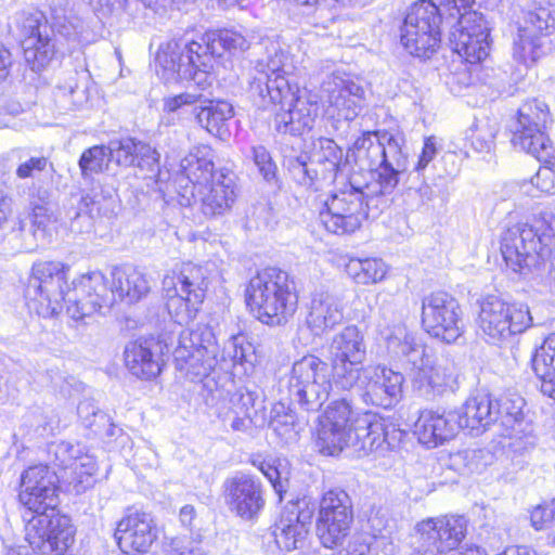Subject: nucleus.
Segmentation results:
<instances>
[{
	"mask_svg": "<svg viewBox=\"0 0 555 555\" xmlns=\"http://www.w3.org/2000/svg\"><path fill=\"white\" fill-rule=\"evenodd\" d=\"M69 267L59 261H41L33 266L26 287L28 307L42 318L57 315L66 304V313L81 321L94 313H105L118 300L133 304L145 297L151 283L133 267H115L111 278L93 271L67 286Z\"/></svg>",
	"mask_w": 555,
	"mask_h": 555,
	"instance_id": "1",
	"label": "nucleus"
},
{
	"mask_svg": "<svg viewBox=\"0 0 555 555\" xmlns=\"http://www.w3.org/2000/svg\"><path fill=\"white\" fill-rule=\"evenodd\" d=\"M60 476L47 465L26 469L21 477L18 501L25 508V539L42 555H62L73 544L75 528L56 511Z\"/></svg>",
	"mask_w": 555,
	"mask_h": 555,
	"instance_id": "2",
	"label": "nucleus"
},
{
	"mask_svg": "<svg viewBox=\"0 0 555 555\" xmlns=\"http://www.w3.org/2000/svg\"><path fill=\"white\" fill-rule=\"evenodd\" d=\"M500 250L508 268L514 272L546 273L555 246V214L544 208L533 215L530 222L507 228L501 235Z\"/></svg>",
	"mask_w": 555,
	"mask_h": 555,
	"instance_id": "3",
	"label": "nucleus"
},
{
	"mask_svg": "<svg viewBox=\"0 0 555 555\" xmlns=\"http://www.w3.org/2000/svg\"><path fill=\"white\" fill-rule=\"evenodd\" d=\"M548 119L550 111L543 101L525 102L509 126L511 142L546 164L531 178V183L541 192L555 194V149L544 132Z\"/></svg>",
	"mask_w": 555,
	"mask_h": 555,
	"instance_id": "4",
	"label": "nucleus"
},
{
	"mask_svg": "<svg viewBox=\"0 0 555 555\" xmlns=\"http://www.w3.org/2000/svg\"><path fill=\"white\" fill-rule=\"evenodd\" d=\"M221 52L212 47L209 36L204 34L193 40H170L162 46L156 62L178 80L193 81L199 90L206 91L212 83L216 56Z\"/></svg>",
	"mask_w": 555,
	"mask_h": 555,
	"instance_id": "5",
	"label": "nucleus"
},
{
	"mask_svg": "<svg viewBox=\"0 0 555 555\" xmlns=\"http://www.w3.org/2000/svg\"><path fill=\"white\" fill-rule=\"evenodd\" d=\"M246 301L262 323L280 325L295 313L298 296L287 272L267 268L250 279Z\"/></svg>",
	"mask_w": 555,
	"mask_h": 555,
	"instance_id": "6",
	"label": "nucleus"
},
{
	"mask_svg": "<svg viewBox=\"0 0 555 555\" xmlns=\"http://www.w3.org/2000/svg\"><path fill=\"white\" fill-rule=\"evenodd\" d=\"M181 333L179 345L173 351L176 369L191 380H202L208 391L206 402L214 405L224 397V390L210 377L217 364V346L212 331L206 325H198Z\"/></svg>",
	"mask_w": 555,
	"mask_h": 555,
	"instance_id": "7",
	"label": "nucleus"
},
{
	"mask_svg": "<svg viewBox=\"0 0 555 555\" xmlns=\"http://www.w3.org/2000/svg\"><path fill=\"white\" fill-rule=\"evenodd\" d=\"M166 307L178 324L195 319L208 288V269L192 262L181 263L163 279Z\"/></svg>",
	"mask_w": 555,
	"mask_h": 555,
	"instance_id": "8",
	"label": "nucleus"
},
{
	"mask_svg": "<svg viewBox=\"0 0 555 555\" xmlns=\"http://www.w3.org/2000/svg\"><path fill=\"white\" fill-rule=\"evenodd\" d=\"M357 162L366 163L370 170L377 171L380 191L388 194L408 169V158L403 154L400 140L388 131L364 132L353 143Z\"/></svg>",
	"mask_w": 555,
	"mask_h": 555,
	"instance_id": "9",
	"label": "nucleus"
},
{
	"mask_svg": "<svg viewBox=\"0 0 555 555\" xmlns=\"http://www.w3.org/2000/svg\"><path fill=\"white\" fill-rule=\"evenodd\" d=\"M467 532L464 516L427 518L416 524L411 555H487L476 545L457 548Z\"/></svg>",
	"mask_w": 555,
	"mask_h": 555,
	"instance_id": "10",
	"label": "nucleus"
},
{
	"mask_svg": "<svg viewBox=\"0 0 555 555\" xmlns=\"http://www.w3.org/2000/svg\"><path fill=\"white\" fill-rule=\"evenodd\" d=\"M278 91L273 95L257 103L262 108L279 105L274 114L275 130L283 134L301 135L313 128L319 112L317 95L300 91L296 85L283 79L276 80Z\"/></svg>",
	"mask_w": 555,
	"mask_h": 555,
	"instance_id": "11",
	"label": "nucleus"
},
{
	"mask_svg": "<svg viewBox=\"0 0 555 555\" xmlns=\"http://www.w3.org/2000/svg\"><path fill=\"white\" fill-rule=\"evenodd\" d=\"M286 387L293 403L306 412H318L333 387L328 364L312 354L302 357L293 364Z\"/></svg>",
	"mask_w": 555,
	"mask_h": 555,
	"instance_id": "12",
	"label": "nucleus"
},
{
	"mask_svg": "<svg viewBox=\"0 0 555 555\" xmlns=\"http://www.w3.org/2000/svg\"><path fill=\"white\" fill-rule=\"evenodd\" d=\"M442 9L431 0L415 2L408 11L400 28L404 49L418 59H430L441 42Z\"/></svg>",
	"mask_w": 555,
	"mask_h": 555,
	"instance_id": "13",
	"label": "nucleus"
},
{
	"mask_svg": "<svg viewBox=\"0 0 555 555\" xmlns=\"http://www.w3.org/2000/svg\"><path fill=\"white\" fill-rule=\"evenodd\" d=\"M367 204L361 188L351 182L335 190L324 201V209L319 219L324 229L336 235L351 234L360 229L367 217Z\"/></svg>",
	"mask_w": 555,
	"mask_h": 555,
	"instance_id": "14",
	"label": "nucleus"
},
{
	"mask_svg": "<svg viewBox=\"0 0 555 555\" xmlns=\"http://www.w3.org/2000/svg\"><path fill=\"white\" fill-rule=\"evenodd\" d=\"M478 324L490 343L500 344L528 330L532 317L526 305H508L496 296H488L480 304Z\"/></svg>",
	"mask_w": 555,
	"mask_h": 555,
	"instance_id": "15",
	"label": "nucleus"
},
{
	"mask_svg": "<svg viewBox=\"0 0 555 555\" xmlns=\"http://www.w3.org/2000/svg\"><path fill=\"white\" fill-rule=\"evenodd\" d=\"M52 464L59 468L61 485L65 491L81 494L92 488L95 479L96 462L85 452L79 443L54 442L49 447Z\"/></svg>",
	"mask_w": 555,
	"mask_h": 555,
	"instance_id": "16",
	"label": "nucleus"
},
{
	"mask_svg": "<svg viewBox=\"0 0 555 555\" xmlns=\"http://www.w3.org/2000/svg\"><path fill=\"white\" fill-rule=\"evenodd\" d=\"M361 415L347 398L331 401L318 430L315 446L319 452L324 455H336L349 447L351 433L356 429Z\"/></svg>",
	"mask_w": 555,
	"mask_h": 555,
	"instance_id": "17",
	"label": "nucleus"
},
{
	"mask_svg": "<svg viewBox=\"0 0 555 555\" xmlns=\"http://www.w3.org/2000/svg\"><path fill=\"white\" fill-rule=\"evenodd\" d=\"M353 520L352 503L348 493L340 489L325 492L321 499L315 522L317 535L326 548L343 544Z\"/></svg>",
	"mask_w": 555,
	"mask_h": 555,
	"instance_id": "18",
	"label": "nucleus"
},
{
	"mask_svg": "<svg viewBox=\"0 0 555 555\" xmlns=\"http://www.w3.org/2000/svg\"><path fill=\"white\" fill-rule=\"evenodd\" d=\"M462 314L457 300L446 292H435L423 298V328L442 341L454 343L463 334Z\"/></svg>",
	"mask_w": 555,
	"mask_h": 555,
	"instance_id": "19",
	"label": "nucleus"
},
{
	"mask_svg": "<svg viewBox=\"0 0 555 555\" xmlns=\"http://www.w3.org/2000/svg\"><path fill=\"white\" fill-rule=\"evenodd\" d=\"M488 39L487 21L476 11L461 14L450 33V44L453 51L470 64L480 63L489 55Z\"/></svg>",
	"mask_w": 555,
	"mask_h": 555,
	"instance_id": "20",
	"label": "nucleus"
},
{
	"mask_svg": "<svg viewBox=\"0 0 555 555\" xmlns=\"http://www.w3.org/2000/svg\"><path fill=\"white\" fill-rule=\"evenodd\" d=\"M322 92L327 103V115L337 121H352L363 108L364 89L349 78L327 77L322 83Z\"/></svg>",
	"mask_w": 555,
	"mask_h": 555,
	"instance_id": "21",
	"label": "nucleus"
},
{
	"mask_svg": "<svg viewBox=\"0 0 555 555\" xmlns=\"http://www.w3.org/2000/svg\"><path fill=\"white\" fill-rule=\"evenodd\" d=\"M114 538L119 548L129 555L145 554L157 539L153 517L145 512L128 509L117 522Z\"/></svg>",
	"mask_w": 555,
	"mask_h": 555,
	"instance_id": "22",
	"label": "nucleus"
},
{
	"mask_svg": "<svg viewBox=\"0 0 555 555\" xmlns=\"http://www.w3.org/2000/svg\"><path fill=\"white\" fill-rule=\"evenodd\" d=\"M412 387L418 396L434 399L447 391L454 392L457 388V373L455 364L449 359L431 361L427 358L422 365L412 373Z\"/></svg>",
	"mask_w": 555,
	"mask_h": 555,
	"instance_id": "23",
	"label": "nucleus"
},
{
	"mask_svg": "<svg viewBox=\"0 0 555 555\" xmlns=\"http://www.w3.org/2000/svg\"><path fill=\"white\" fill-rule=\"evenodd\" d=\"M404 377L385 366H369L363 371L362 400L366 404L389 409L401 398Z\"/></svg>",
	"mask_w": 555,
	"mask_h": 555,
	"instance_id": "24",
	"label": "nucleus"
},
{
	"mask_svg": "<svg viewBox=\"0 0 555 555\" xmlns=\"http://www.w3.org/2000/svg\"><path fill=\"white\" fill-rule=\"evenodd\" d=\"M498 411V424L504 429L502 435L512 441L509 448L515 452H525L534 447V438L525 433L527 424L524 422V399L516 393H504L494 399Z\"/></svg>",
	"mask_w": 555,
	"mask_h": 555,
	"instance_id": "25",
	"label": "nucleus"
},
{
	"mask_svg": "<svg viewBox=\"0 0 555 555\" xmlns=\"http://www.w3.org/2000/svg\"><path fill=\"white\" fill-rule=\"evenodd\" d=\"M313 509L300 505H286L272 527V534L280 550L291 552L301 547L308 535Z\"/></svg>",
	"mask_w": 555,
	"mask_h": 555,
	"instance_id": "26",
	"label": "nucleus"
},
{
	"mask_svg": "<svg viewBox=\"0 0 555 555\" xmlns=\"http://www.w3.org/2000/svg\"><path fill=\"white\" fill-rule=\"evenodd\" d=\"M286 60L285 53L274 48L273 52L269 53L266 59L256 62L249 73L248 92L257 103H263L273 95V91H278V88H275L278 87V79L291 82L286 77L288 74L285 68Z\"/></svg>",
	"mask_w": 555,
	"mask_h": 555,
	"instance_id": "27",
	"label": "nucleus"
},
{
	"mask_svg": "<svg viewBox=\"0 0 555 555\" xmlns=\"http://www.w3.org/2000/svg\"><path fill=\"white\" fill-rule=\"evenodd\" d=\"M225 501L232 512L253 519L263 508L261 483L249 475H237L224 482Z\"/></svg>",
	"mask_w": 555,
	"mask_h": 555,
	"instance_id": "28",
	"label": "nucleus"
},
{
	"mask_svg": "<svg viewBox=\"0 0 555 555\" xmlns=\"http://www.w3.org/2000/svg\"><path fill=\"white\" fill-rule=\"evenodd\" d=\"M106 146L109 162L118 166H137L146 170L150 177L159 171V153L143 141L127 137L111 140Z\"/></svg>",
	"mask_w": 555,
	"mask_h": 555,
	"instance_id": "29",
	"label": "nucleus"
},
{
	"mask_svg": "<svg viewBox=\"0 0 555 555\" xmlns=\"http://www.w3.org/2000/svg\"><path fill=\"white\" fill-rule=\"evenodd\" d=\"M163 350L162 343L153 337L130 341L124 351L126 366L132 375L152 379L162 372Z\"/></svg>",
	"mask_w": 555,
	"mask_h": 555,
	"instance_id": "30",
	"label": "nucleus"
},
{
	"mask_svg": "<svg viewBox=\"0 0 555 555\" xmlns=\"http://www.w3.org/2000/svg\"><path fill=\"white\" fill-rule=\"evenodd\" d=\"M460 423L455 411L439 414L431 410H424L414 424V434L422 444L436 448L456 435L461 429Z\"/></svg>",
	"mask_w": 555,
	"mask_h": 555,
	"instance_id": "31",
	"label": "nucleus"
},
{
	"mask_svg": "<svg viewBox=\"0 0 555 555\" xmlns=\"http://www.w3.org/2000/svg\"><path fill=\"white\" fill-rule=\"evenodd\" d=\"M343 320L344 305L337 296L325 291L312 294L306 323L313 335L321 336L334 330Z\"/></svg>",
	"mask_w": 555,
	"mask_h": 555,
	"instance_id": "32",
	"label": "nucleus"
},
{
	"mask_svg": "<svg viewBox=\"0 0 555 555\" xmlns=\"http://www.w3.org/2000/svg\"><path fill=\"white\" fill-rule=\"evenodd\" d=\"M217 180L202 191L192 192V197L201 202L202 212L207 217L223 215L235 201V190L232 178L220 172Z\"/></svg>",
	"mask_w": 555,
	"mask_h": 555,
	"instance_id": "33",
	"label": "nucleus"
},
{
	"mask_svg": "<svg viewBox=\"0 0 555 555\" xmlns=\"http://www.w3.org/2000/svg\"><path fill=\"white\" fill-rule=\"evenodd\" d=\"M455 413L459 414L461 428L480 431L498 424L495 402L489 393H477L469 397Z\"/></svg>",
	"mask_w": 555,
	"mask_h": 555,
	"instance_id": "34",
	"label": "nucleus"
},
{
	"mask_svg": "<svg viewBox=\"0 0 555 555\" xmlns=\"http://www.w3.org/2000/svg\"><path fill=\"white\" fill-rule=\"evenodd\" d=\"M357 422L358 425L351 433L349 447L364 452H373L383 449L384 444H391L388 440V429L377 414L364 412Z\"/></svg>",
	"mask_w": 555,
	"mask_h": 555,
	"instance_id": "35",
	"label": "nucleus"
},
{
	"mask_svg": "<svg viewBox=\"0 0 555 555\" xmlns=\"http://www.w3.org/2000/svg\"><path fill=\"white\" fill-rule=\"evenodd\" d=\"M182 175L192 183V192L202 191L209 183L217 180L216 176L221 171H215L211 159V150L206 146L193 149L180 164Z\"/></svg>",
	"mask_w": 555,
	"mask_h": 555,
	"instance_id": "36",
	"label": "nucleus"
},
{
	"mask_svg": "<svg viewBox=\"0 0 555 555\" xmlns=\"http://www.w3.org/2000/svg\"><path fill=\"white\" fill-rule=\"evenodd\" d=\"M382 335L387 343L388 352L400 361L411 364L413 372L428 358L424 346L417 343L414 335L402 324L395 325L392 330Z\"/></svg>",
	"mask_w": 555,
	"mask_h": 555,
	"instance_id": "37",
	"label": "nucleus"
},
{
	"mask_svg": "<svg viewBox=\"0 0 555 555\" xmlns=\"http://www.w3.org/2000/svg\"><path fill=\"white\" fill-rule=\"evenodd\" d=\"M331 361L363 363L366 346L361 331L349 325L333 337L330 346Z\"/></svg>",
	"mask_w": 555,
	"mask_h": 555,
	"instance_id": "38",
	"label": "nucleus"
},
{
	"mask_svg": "<svg viewBox=\"0 0 555 555\" xmlns=\"http://www.w3.org/2000/svg\"><path fill=\"white\" fill-rule=\"evenodd\" d=\"M532 369L541 380V392L555 399V332L550 334L532 357Z\"/></svg>",
	"mask_w": 555,
	"mask_h": 555,
	"instance_id": "39",
	"label": "nucleus"
},
{
	"mask_svg": "<svg viewBox=\"0 0 555 555\" xmlns=\"http://www.w3.org/2000/svg\"><path fill=\"white\" fill-rule=\"evenodd\" d=\"M520 27L543 37L555 31V0H532L524 13Z\"/></svg>",
	"mask_w": 555,
	"mask_h": 555,
	"instance_id": "40",
	"label": "nucleus"
},
{
	"mask_svg": "<svg viewBox=\"0 0 555 555\" xmlns=\"http://www.w3.org/2000/svg\"><path fill=\"white\" fill-rule=\"evenodd\" d=\"M198 124L211 134H218L224 122L232 118L233 107L225 101H212L206 96V103L194 107Z\"/></svg>",
	"mask_w": 555,
	"mask_h": 555,
	"instance_id": "41",
	"label": "nucleus"
},
{
	"mask_svg": "<svg viewBox=\"0 0 555 555\" xmlns=\"http://www.w3.org/2000/svg\"><path fill=\"white\" fill-rule=\"evenodd\" d=\"M345 271L354 283L370 285L384 280L387 267L378 258H350L345 264Z\"/></svg>",
	"mask_w": 555,
	"mask_h": 555,
	"instance_id": "42",
	"label": "nucleus"
},
{
	"mask_svg": "<svg viewBox=\"0 0 555 555\" xmlns=\"http://www.w3.org/2000/svg\"><path fill=\"white\" fill-rule=\"evenodd\" d=\"M21 46L25 62L34 72L44 69L52 62L56 53L53 34L46 38L22 40Z\"/></svg>",
	"mask_w": 555,
	"mask_h": 555,
	"instance_id": "43",
	"label": "nucleus"
},
{
	"mask_svg": "<svg viewBox=\"0 0 555 555\" xmlns=\"http://www.w3.org/2000/svg\"><path fill=\"white\" fill-rule=\"evenodd\" d=\"M543 38V36L519 26L517 37L514 39V59L526 66L533 65L545 54Z\"/></svg>",
	"mask_w": 555,
	"mask_h": 555,
	"instance_id": "44",
	"label": "nucleus"
},
{
	"mask_svg": "<svg viewBox=\"0 0 555 555\" xmlns=\"http://www.w3.org/2000/svg\"><path fill=\"white\" fill-rule=\"evenodd\" d=\"M500 126L495 119L477 118L467 129L465 139L478 153H490L495 146V138Z\"/></svg>",
	"mask_w": 555,
	"mask_h": 555,
	"instance_id": "45",
	"label": "nucleus"
},
{
	"mask_svg": "<svg viewBox=\"0 0 555 555\" xmlns=\"http://www.w3.org/2000/svg\"><path fill=\"white\" fill-rule=\"evenodd\" d=\"M269 426L285 443L296 441L300 431L295 413L282 402L272 406Z\"/></svg>",
	"mask_w": 555,
	"mask_h": 555,
	"instance_id": "46",
	"label": "nucleus"
},
{
	"mask_svg": "<svg viewBox=\"0 0 555 555\" xmlns=\"http://www.w3.org/2000/svg\"><path fill=\"white\" fill-rule=\"evenodd\" d=\"M16 28L21 41L26 39L46 38L53 34L52 25L40 11H22L16 14Z\"/></svg>",
	"mask_w": 555,
	"mask_h": 555,
	"instance_id": "47",
	"label": "nucleus"
},
{
	"mask_svg": "<svg viewBox=\"0 0 555 555\" xmlns=\"http://www.w3.org/2000/svg\"><path fill=\"white\" fill-rule=\"evenodd\" d=\"M96 209L101 212V205L98 195H81L77 206L68 211L70 218V230L76 233L88 232L92 227V212Z\"/></svg>",
	"mask_w": 555,
	"mask_h": 555,
	"instance_id": "48",
	"label": "nucleus"
},
{
	"mask_svg": "<svg viewBox=\"0 0 555 555\" xmlns=\"http://www.w3.org/2000/svg\"><path fill=\"white\" fill-rule=\"evenodd\" d=\"M50 10L52 29L55 28L60 35L69 40H78L83 29L82 20L67 12L65 7L54 1H52Z\"/></svg>",
	"mask_w": 555,
	"mask_h": 555,
	"instance_id": "49",
	"label": "nucleus"
},
{
	"mask_svg": "<svg viewBox=\"0 0 555 555\" xmlns=\"http://www.w3.org/2000/svg\"><path fill=\"white\" fill-rule=\"evenodd\" d=\"M362 363H349L332 361L331 378L332 384L341 390H351L356 386L363 389V369Z\"/></svg>",
	"mask_w": 555,
	"mask_h": 555,
	"instance_id": "50",
	"label": "nucleus"
},
{
	"mask_svg": "<svg viewBox=\"0 0 555 555\" xmlns=\"http://www.w3.org/2000/svg\"><path fill=\"white\" fill-rule=\"evenodd\" d=\"M309 159L310 157L306 153H301L298 156H289L286 158V167L292 179L298 185L309 190H318V173L310 167Z\"/></svg>",
	"mask_w": 555,
	"mask_h": 555,
	"instance_id": "51",
	"label": "nucleus"
},
{
	"mask_svg": "<svg viewBox=\"0 0 555 555\" xmlns=\"http://www.w3.org/2000/svg\"><path fill=\"white\" fill-rule=\"evenodd\" d=\"M109 163L106 145H94L87 149L80 156L78 165L82 178L87 179L93 175L104 171Z\"/></svg>",
	"mask_w": 555,
	"mask_h": 555,
	"instance_id": "52",
	"label": "nucleus"
},
{
	"mask_svg": "<svg viewBox=\"0 0 555 555\" xmlns=\"http://www.w3.org/2000/svg\"><path fill=\"white\" fill-rule=\"evenodd\" d=\"M212 47H217L220 52L229 51L232 53L243 52L249 48L246 37L235 29H219L206 33Z\"/></svg>",
	"mask_w": 555,
	"mask_h": 555,
	"instance_id": "53",
	"label": "nucleus"
},
{
	"mask_svg": "<svg viewBox=\"0 0 555 555\" xmlns=\"http://www.w3.org/2000/svg\"><path fill=\"white\" fill-rule=\"evenodd\" d=\"M314 146L318 162L327 165L326 170L335 178L343 164V150L334 140L327 138H319Z\"/></svg>",
	"mask_w": 555,
	"mask_h": 555,
	"instance_id": "54",
	"label": "nucleus"
},
{
	"mask_svg": "<svg viewBox=\"0 0 555 555\" xmlns=\"http://www.w3.org/2000/svg\"><path fill=\"white\" fill-rule=\"evenodd\" d=\"M13 154L20 162L15 175L23 180L35 178L36 173L44 171L49 164L46 156H29L28 152L24 149L14 150Z\"/></svg>",
	"mask_w": 555,
	"mask_h": 555,
	"instance_id": "55",
	"label": "nucleus"
},
{
	"mask_svg": "<svg viewBox=\"0 0 555 555\" xmlns=\"http://www.w3.org/2000/svg\"><path fill=\"white\" fill-rule=\"evenodd\" d=\"M56 221L54 212L48 204H34L31 207V223L35 228L36 240L44 241L48 236L49 227Z\"/></svg>",
	"mask_w": 555,
	"mask_h": 555,
	"instance_id": "56",
	"label": "nucleus"
},
{
	"mask_svg": "<svg viewBox=\"0 0 555 555\" xmlns=\"http://www.w3.org/2000/svg\"><path fill=\"white\" fill-rule=\"evenodd\" d=\"M170 555H207L199 535H181L170 540Z\"/></svg>",
	"mask_w": 555,
	"mask_h": 555,
	"instance_id": "57",
	"label": "nucleus"
},
{
	"mask_svg": "<svg viewBox=\"0 0 555 555\" xmlns=\"http://www.w3.org/2000/svg\"><path fill=\"white\" fill-rule=\"evenodd\" d=\"M203 103H206L204 91L201 90L198 93L186 91L175 96L166 98L164 100V109L172 113L185 105H194L195 107Z\"/></svg>",
	"mask_w": 555,
	"mask_h": 555,
	"instance_id": "58",
	"label": "nucleus"
},
{
	"mask_svg": "<svg viewBox=\"0 0 555 555\" xmlns=\"http://www.w3.org/2000/svg\"><path fill=\"white\" fill-rule=\"evenodd\" d=\"M251 153L254 163L263 179L272 181L275 178L276 165L273 163L268 150L262 145H258L251 149Z\"/></svg>",
	"mask_w": 555,
	"mask_h": 555,
	"instance_id": "59",
	"label": "nucleus"
},
{
	"mask_svg": "<svg viewBox=\"0 0 555 555\" xmlns=\"http://www.w3.org/2000/svg\"><path fill=\"white\" fill-rule=\"evenodd\" d=\"M77 76L78 74L76 72H72L63 83L60 82L56 86L57 95L64 98L69 96L73 105H79L86 99L85 90L79 89Z\"/></svg>",
	"mask_w": 555,
	"mask_h": 555,
	"instance_id": "60",
	"label": "nucleus"
},
{
	"mask_svg": "<svg viewBox=\"0 0 555 555\" xmlns=\"http://www.w3.org/2000/svg\"><path fill=\"white\" fill-rule=\"evenodd\" d=\"M256 393L247 389H238L235 391L230 399L232 404L231 409L235 415H251V411L255 406Z\"/></svg>",
	"mask_w": 555,
	"mask_h": 555,
	"instance_id": "61",
	"label": "nucleus"
},
{
	"mask_svg": "<svg viewBox=\"0 0 555 555\" xmlns=\"http://www.w3.org/2000/svg\"><path fill=\"white\" fill-rule=\"evenodd\" d=\"M77 413L82 424L94 433V428L99 425V414H106L101 411L91 399H85L79 402Z\"/></svg>",
	"mask_w": 555,
	"mask_h": 555,
	"instance_id": "62",
	"label": "nucleus"
},
{
	"mask_svg": "<svg viewBox=\"0 0 555 555\" xmlns=\"http://www.w3.org/2000/svg\"><path fill=\"white\" fill-rule=\"evenodd\" d=\"M555 519V506L553 503L538 505L530 515L531 525L535 530L544 529Z\"/></svg>",
	"mask_w": 555,
	"mask_h": 555,
	"instance_id": "63",
	"label": "nucleus"
},
{
	"mask_svg": "<svg viewBox=\"0 0 555 555\" xmlns=\"http://www.w3.org/2000/svg\"><path fill=\"white\" fill-rule=\"evenodd\" d=\"M438 154V143L435 137H428L424 140L422 152L418 156L417 163L414 166V171L417 173H422L429 163L437 156Z\"/></svg>",
	"mask_w": 555,
	"mask_h": 555,
	"instance_id": "64",
	"label": "nucleus"
}]
</instances>
